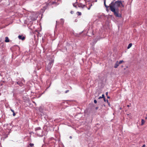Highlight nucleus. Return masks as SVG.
<instances>
[{
	"mask_svg": "<svg viewBox=\"0 0 147 147\" xmlns=\"http://www.w3.org/2000/svg\"><path fill=\"white\" fill-rule=\"evenodd\" d=\"M124 7V5L122 3L121 1H117L115 2L112 1L109 5L110 10L114 13L115 15L117 17H121V15L119 13L118 7Z\"/></svg>",
	"mask_w": 147,
	"mask_h": 147,
	"instance_id": "nucleus-1",
	"label": "nucleus"
},
{
	"mask_svg": "<svg viewBox=\"0 0 147 147\" xmlns=\"http://www.w3.org/2000/svg\"><path fill=\"white\" fill-rule=\"evenodd\" d=\"M51 67L47 65V66L46 67L45 69L46 70L48 71L49 72H50L51 71Z\"/></svg>",
	"mask_w": 147,
	"mask_h": 147,
	"instance_id": "nucleus-2",
	"label": "nucleus"
},
{
	"mask_svg": "<svg viewBox=\"0 0 147 147\" xmlns=\"http://www.w3.org/2000/svg\"><path fill=\"white\" fill-rule=\"evenodd\" d=\"M18 38L20 39H21L22 40H24L25 39V37L22 35H19L18 36Z\"/></svg>",
	"mask_w": 147,
	"mask_h": 147,
	"instance_id": "nucleus-3",
	"label": "nucleus"
},
{
	"mask_svg": "<svg viewBox=\"0 0 147 147\" xmlns=\"http://www.w3.org/2000/svg\"><path fill=\"white\" fill-rule=\"evenodd\" d=\"M119 63H118V61H117L115 65L114 66V67L115 68H117L119 66Z\"/></svg>",
	"mask_w": 147,
	"mask_h": 147,
	"instance_id": "nucleus-4",
	"label": "nucleus"
},
{
	"mask_svg": "<svg viewBox=\"0 0 147 147\" xmlns=\"http://www.w3.org/2000/svg\"><path fill=\"white\" fill-rule=\"evenodd\" d=\"M5 41L6 42H9V40L7 37H5Z\"/></svg>",
	"mask_w": 147,
	"mask_h": 147,
	"instance_id": "nucleus-5",
	"label": "nucleus"
},
{
	"mask_svg": "<svg viewBox=\"0 0 147 147\" xmlns=\"http://www.w3.org/2000/svg\"><path fill=\"white\" fill-rule=\"evenodd\" d=\"M53 61H50L48 65L49 66L52 67L53 65Z\"/></svg>",
	"mask_w": 147,
	"mask_h": 147,
	"instance_id": "nucleus-6",
	"label": "nucleus"
},
{
	"mask_svg": "<svg viewBox=\"0 0 147 147\" xmlns=\"http://www.w3.org/2000/svg\"><path fill=\"white\" fill-rule=\"evenodd\" d=\"M78 6L79 7L83 8L85 6V5H82V4H80L78 5Z\"/></svg>",
	"mask_w": 147,
	"mask_h": 147,
	"instance_id": "nucleus-7",
	"label": "nucleus"
},
{
	"mask_svg": "<svg viewBox=\"0 0 147 147\" xmlns=\"http://www.w3.org/2000/svg\"><path fill=\"white\" fill-rule=\"evenodd\" d=\"M92 6V4L91 3H89V7L88 8V9L89 10L91 7Z\"/></svg>",
	"mask_w": 147,
	"mask_h": 147,
	"instance_id": "nucleus-8",
	"label": "nucleus"
},
{
	"mask_svg": "<svg viewBox=\"0 0 147 147\" xmlns=\"http://www.w3.org/2000/svg\"><path fill=\"white\" fill-rule=\"evenodd\" d=\"M104 4L105 6L107 9L109 7V6H108L106 5L105 0L104 1Z\"/></svg>",
	"mask_w": 147,
	"mask_h": 147,
	"instance_id": "nucleus-9",
	"label": "nucleus"
},
{
	"mask_svg": "<svg viewBox=\"0 0 147 147\" xmlns=\"http://www.w3.org/2000/svg\"><path fill=\"white\" fill-rule=\"evenodd\" d=\"M55 3H56V5L57 4V3L55 1H52V2H51L50 3H48V4H49V5L53 4Z\"/></svg>",
	"mask_w": 147,
	"mask_h": 147,
	"instance_id": "nucleus-10",
	"label": "nucleus"
},
{
	"mask_svg": "<svg viewBox=\"0 0 147 147\" xmlns=\"http://www.w3.org/2000/svg\"><path fill=\"white\" fill-rule=\"evenodd\" d=\"M132 45V43H129L127 49H129V48H130L131 47Z\"/></svg>",
	"mask_w": 147,
	"mask_h": 147,
	"instance_id": "nucleus-11",
	"label": "nucleus"
},
{
	"mask_svg": "<svg viewBox=\"0 0 147 147\" xmlns=\"http://www.w3.org/2000/svg\"><path fill=\"white\" fill-rule=\"evenodd\" d=\"M144 123H145L144 120V119H142V121H141V125H144Z\"/></svg>",
	"mask_w": 147,
	"mask_h": 147,
	"instance_id": "nucleus-12",
	"label": "nucleus"
},
{
	"mask_svg": "<svg viewBox=\"0 0 147 147\" xmlns=\"http://www.w3.org/2000/svg\"><path fill=\"white\" fill-rule=\"evenodd\" d=\"M102 96H100L98 98V99H100L102 98H104L105 97V95L104 94L102 95Z\"/></svg>",
	"mask_w": 147,
	"mask_h": 147,
	"instance_id": "nucleus-13",
	"label": "nucleus"
},
{
	"mask_svg": "<svg viewBox=\"0 0 147 147\" xmlns=\"http://www.w3.org/2000/svg\"><path fill=\"white\" fill-rule=\"evenodd\" d=\"M41 129V128L40 127H38L35 129V131H37L38 130H39Z\"/></svg>",
	"mask_w": 147,
	"mask_h": 147,
	"instance_id": "nucleus-14",
	"label": "nucleus"
},
{
	"mask_svg": "<svg viewBox=\"0 0 147 147\" xmlns=\"http://www.w3.org/2000/svg\"><path fill=\"white\" fill-rule=\"evenodd\" d=\"M17 83L20 86H22V84L20 82H17Z\"/></svg>",
	"mask_w": 147,
	"mask_h": 147,
	"instance_id": "nucleus-15",
	"label": "nucleus"
},
{
	"mask_svg": "<svg viewBox=\"0 0 147 147\" xmlns=\"http://www.w3.org/2000/svg\"><path fill=\"white\" fill-rule=\"evenodd\" d=\"M77 14L78 16H80L81 15V13L80 12L78 11L77 12Z\"/></svg>",
	"mask_w": 147,
	"mask_h": 147,
	"instance_id": "nucleus-16",
	"label": "nucleus"
},
{
	"mask_svg": "<svg viewBox=\"0 0 147 147\" xmlns=\"http://www.w3.org/2000/svg\"><path fill=\"white\" fill-rule=\"evenodd\" d=\"M73 5L74 7H77V3H73Z\"/></svg>",
	"mask_w": 147,
	"mask_h": 147,
	"instance_id": "nucleus-17",
	"label": "nucleus"
},
{
	"mask_svg": "<svg viewBox=\"0 0 147 147\" xmlns=\"http://www.w3.org/2000/svg\"><path fill=\"white\" fill-rule=\"evenodd\" d=\"M123 62V60L120 61L119 62H118V63L119 64H120L122 62Z\"/></svg>",
	"mask_w": 147,
	"mask_h": 147,
	"instance_id": "nucleus-18",
	"label": "nucleus"
},
{
	"mask_svg": "<svg viewBox=\"0 0 147 147\" xmlns=\"http://www.w3.org/2000/svg\"><path fill=\"white\" fill-rule=\"evenodd\" d=\"M30 147H33L34 146V144H33L30 143Z\"/></svg>",
	"mask_w": 147,
	"mask_h": 147,
	"instance_id": "nucleus-19",
	"label": "nucleus"
},
{
	"mask_svg": "<svg viewBox=\"0 0 147 147\" xmlns=\"http://www.w3.org/2000/svg\"><path fill=\"white\" fill-rule=\"evenodd\" d=\"M97 102L96 100H94V102L96 104L97 103Z\"/></svg>",
	"mask_w": 147,
	"mask_h": 147,
	"instance_id": "nucleus-20",
	"label": "nucleus"
},
{
	"mask_svg": "<svg viewBox=\"0 0 147 147\" xmlns=\"http://www.w3.org/2000/svg\"><path fill=\"white\" fill-rule=\"evenodd\" d=\"M105 102H106L107 101V100H106V99L105 98V97L103 98Z\"/></svg>",
	"mask_w": 147,
	"mask_h": 147,
	"instance_id": "nucleus-21",
	"label": "nucleus"
},
{
	"mask_svg": "<svg viewBox=\"0 0 147 147\" xmlns=\"http://www.w3.org/2000/svg\"><path fill=\"white\" fill-rule=\"evenodd\" d=\"M10 110L13 113V112H14V111L13 110V109H11Z\"/></svg>",
	"mask_w": 147,
	"mask_h": 147,
	"instance_id": "nucleus-22",
	"label": "nucleus"
},
{
	"mask_svg": "<svg viewBox=\"0 0 147 147\" xmlns=\"http://www.w3.org/2000/svg\"><path fill=\"white\" fill-rule=\"evenodd\" d=\"M10 110L13 113V112H14V111L13 110V109H11Z\"/></svg>",
	"mask_w": 147,
	"mask_h": 147,
	"instance_id": "nucleus-23",
	"label": "nucleus"
},
{
	"mask_svg": "<svg viewBox=\"0 0 147 147\" xmlns=\"http://www.w3.org/2000/svg\"><path fill=\"white\" fill-rule=\"evenodd\" d=\"M13 116H14L16 115V114L14 112H13Z\"/></svg>",
	"mask_w": 147,
	"mask_h": 147,
	"instance_id": "nucleus-24",
	"label": "nucleus"
},
{
	"mask_svg": "<svg viewBox=\"0 0 147 147\" xmlns=\"http://www.w3.org/2000/svg\"><path fill=\"white\" fill-rule=\"evenodd\" d=\"M69 91V90H66V91H65V93H67Z\"/></svg>",
	"mask_w": 147,
	"mask_h": 147,
	"instance_id": "nucleus-25",
	"label": "nucleus"
},
{
	"mask_svg": "<svg viewBox=\"0 0 147 147\" xmlns=\"http://www.w3.org/2000/svg\"><path fill=\"white\" fill-rule=\"evenodd\" d=\"M146 146V145L145 144H144L142 147H145Z\"/></svg>",
	"mask_w": 147,
	"mask_h": 147,
	"instance_id": "nucleus-26",
	"label": "nucleus"
},
{
	"mask_svg": "<svg viewBox=\"0 0 147 147\" xmlns=\"http://www.w3.org/2000/svg\"><path fill=\"white\" fill-rule=\"evenodd\" d=\"M108 92H106V95L107 96H108Z\"/></svg>",
	"mask_w": 147,
	"mask_h": 147,
	"instance_id": "nucleus-27",
	"label": "nucleus"
},
{
	"mask_svg": "<svg viewBox=\"0 0 147 147\" xmlns=\"http://www.w3.org/2000/svg\"><path fill=\"white\" fill-rule=\"evenodd\" d=\"M108 105H109V106H110V103H109V102H108Z\"/></svg>",
	"mask_w": 147,
	"mask_h": 147,
	"instance_id": "nucleus-28",
	"label": "nucleus"
},
{
	"mask_svg": "<svg viewBox=\"0 0 147 147\" xmlns=\"http://www.w3.org/2000/svg\"><path fill=\"white\" fill-rule=\"evenodd\" d=\"M69 138H70V139H72V136H70L69 137Z\"/></svg>",
	"mask_w": 147,
	"mask_h": 147,
	"instance_id": "nucleus-29",
	"label": "nucleus"
},
{
	"mask_svg": "<svg viewBox=\"0 0 147 147\" xmlns=\"http://www.w3.org/2000/svg\"><path fill=\"white\" fill-rule=\"evenodd\" d=\"M106 101H107V103H108V102H109V101H108V100H107Z\"/></svg>",
	"mask_w": 147,
	"mask_h": 147,
	"instance_id": "nucleus-30",
	"label": "nucleus"
},
{
	"mask_svg": "<svg viewBox=\"0 0 147 147\" xmlns=\"http://www.w3.org/2000/svg\"><path fill=\"white\" fill-rule=\"evenodd\" d=\"M107 98H110V97L109 96H107Z\"/></svg>",
	"mask_w": 147,
	"mask_h": 147,
	"instance_id": "nucleus-31",
	"label": "nucleus"
},
{
	"mask_svg": "<svg viewBox=\"0 0 147 147\" xmlns=\"http://www.w3.org/2000/svg\"><path fill=\"white\" fill-rule=\"evenodd\" d=\"M61 20L62 21H63V19H61Z\"/></svg>",
	"mask_w": 147,
	"mask_h": 147,
	"instance_id": "nucleus-32",
	"label": "nucleus"
},
{
	"mask_svg": "<svg viewBox=\"0 0 147 147\" xmlns=\"http://www.w3.org/2000/svg\"><path fill=\"white\" fill-rule=\"evenodd\" d=\"M98 109V108H97V107L96 108V109Z\"/></svg>",
	"mask_w": 147,
	"mask_h": 147,
	"instance_id": "nucleus-33",
	"label": "nucleus"
}]
</instances>
